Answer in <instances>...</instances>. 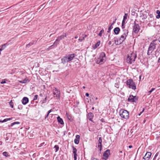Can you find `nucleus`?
<instances>
[{"label":"nucleus","instance_id":"obj_40","mask_svg":"<svg viewBox=\"0 0 160 160\" xmlns=\"http://www.w3.org/2000/svg\"><path fill=\"white\" fill-rule=\"evenodd\" d=\"M53 45H52L51 46H50L49 47H48V48L47 49V50L48 51V50L52 49V47H53Z\"/></svg>","mask_w":160,"mask_h":160},{"label":"nucleus","instance_id":"obj_23","mask_svg":"<svg viewBox=\"0 0 160 160\" xmlns=\"http://www.w3.org/2000/svg\"><path fill=\"white\" fill-rule=\"evenodd\" d=\"M67 36L66 33H64L63 35L59 37L58 38L60 39V40H62V39L64 38V37H66Z\"/></svg>","mask_w":160,"mask_h":160},{"label":"nucleus","instance_id":"obj_16","mask_svg":"<svg viewBox=\"0 0 160 160\" xmlns=\"http://www.w3.org/2000/svg\"><path fill=\"white\" fill-rule=\"evenodd\" d=\"M120 31V29L118 27L115 28L114 29V32L117 35L119 34Z\"/></svg>","mask_w":160,"mask_h":160},{"label":"nucleus","instance_id":"obj_43","mask_svg":"<svg viewBox=\"0 0 160 160\" xmlns=\"http://www.w3.org/2000/svg\"><path fill=\"white\" fill-rule=\"evenodd\" d=\"M72 148L73 149L72 151H73L74 152H77V150L75 148H74L73 146H72Z\"/></svg>","mask_w":160,"mask_h":160},{"label":"nucleus","instance_id":"obj_18","mask_svg":"<svg viewBox=\"0 0 160 160\" xmlns=\"http://www.w3.org/2000/svg\"><path fill=\"white\" fill-rule=\"evenodd\" d=\"M128 16V13H125L124 15L123 16V19L122 21L123 23H125V21L127 19V17Z\"/></svg>","mask_w":160,"mask_h":160},{"label":"nucleus","instance_id":"obj_14","mask_svg":"<svg viewBox=\"0 0 160 160\" xmlns=\"http://www.w3.org/2000/svg\"><path fill=\"white\" fill-rule=\"evenodd\" d=\"M29 100L28 98L26 97H24L22 99V103L24 105H25L28 102Z\"/></svg>","mask_w":160,"mask_h":160},{"label":"nucleus","instance_id":"obj_63","mask_svg":"<svg viewBox=\"0 0 160 160\" xmlns=\"http://www.w3.org/2000/svg\"><path fill=\"white\" fill-rule=\"evenodd\" d=\"M98 99V98L97 97H96V98H95L96 100H97Z\"/></svg>","mask_w":160,"mask_h":160},{"label":"nucleus","instance_id":"obj_2","mask_svg":"<svg viewBox=\"0 0 160 160\" xmlns=\"http://www.w3.org/2000/svg\"><path fill=\"white\" fill-rule=\"evenodd\" d=\"M75 56L74 53L68 54L61 59L62 62L65 64L72 60Z\"/></svg>","mask_w":160,"mask_h":160},{"label":"nucleus","instance_id":"obj_9","mask_svg":"<svg viewBox=\"0 0 160 160\" xmlns=\"http://www.w3.org/2000/svg\"><path fill=\"white\" fill-rule=\"evenodd\" d=\"M140 29L139 26L138 24L134 23L133 28V31L134 32L137 33L138 32Z\"/></svg>","mask_w":160,"mask_h":160},{"label":"nucleus","instance_id":"obj_27","mask_svg":"<svg viewBox=\"0 0 160 160\" xmlns=\"http://www.w3.org/2000/svg\"><path fill=\"white\" fill-rule=\"evenodd\" d=\"M2 154L3 156L6 157H8L9 156L8 153L7 152H3L2 153Z\"/></svg>","mask_w":160,"mask_h":160},{"label":"nucleus","instance_id":"obj_44","mask_svg":"<svg viewBox=\"0 0 160 160\" xmlns=\"http://www.w3.org/2000/svg\"><path fill=\"white\" fill-rule=\"evenodd\" d=\"M38 95H35V96H34V98L33 99V100H36V99H37V98H38Z\"/></svg>","mask_w":160,"mask_h":160},{"label":"nucleus","instance_id":"obj_60","mask_svg":"<svg viewBox=\"0 0 160 160\" xmlns=\"http://www.w3.org/2000/svg\"><path fill=\"white\" fill-rule=\"evenodd\" d=\"M78 38V36H75V38L76 39L77 38Z\"/></svg>","mask_w":160,"mask_h":160},{"label":"nucleus","instance_id":"obj_47","mask_svg":"<svg viewBox=\"0 0 160 160\" xmlns=\"http://www.w3.org/2000/svg\"><path fill=\"white\" fill-rule=\"evenodd\" d=\"M60 40V39L58 38L55 41L56 42H57L58 43Z\"/></svg>","mask_w":160,"mask_h":160},{"label":"nucleus","instance_id":"obj_20","mask_svg":"<svg viewBox=\"0 0 160 160\" xmlns=\"http://www.w3.org/2000/svg\"><path fill=\"white\" fill-rule=\"evenodd\" d=\"M8 45L7 43H6L0 46V47H1V48H0V52H1V51L4 50Z\"/></svg>","mask_w":160,"mask_h":160},{"label":"nucleus","instance_id":"obj_5","mask_svg":"<svg viewBox=\"0 0 160 160\" xmlns=\"http://www.w3.org/2000/svg\"><path fill=\"white\" fill-rule=\"evenodd\" d=\"M126 84L128 88L133 90L136 89V86L135 83L132 79H129L126 82Z\"/></svg>","mask_w":160,"mask_h":160},{"label":"nucleus","instance_id":"obj_61","mask_svg":"<svg viewBox=\"0 0 160 160\" xmlns=\"http://www.w3.org/2000/svg\"><path fill=\"white\" fill-rule=\"evenodd\" d=\"M141 76H139V79H141Z\"/></svg>","mask_w":160,"mask_h":160},{"label":"nucleus","instance_id":"obj_7","mask_svg":"<svg viewBox=\"0 0 160 160\" xmlns=\"http://www.w3.org/2000/svg\"><path fill=\"white\" fill-rule=\"evenodd\" d=\"M105 61V54L104 52H102L98 58L97 62L99 64H103Z\"/></svg>","mask_w":160,"mask_h":160},{"label":"nucleus","instance_id":"obj_49","mask_svg":"<svg viewBox=\"0 0 160 160\" xmlns=\"http://www.w3.org/2000/svg\"><path fill=\"white\" fill-rule=\"evenodd\" d=\"M100 121H101V122H105L104 121V119L103 118H102L101 120H100Z\"/></svg>","mask_w":160,"mask_h":160},{"label":"nucleus","instance_id":"obj_28","mask_svg":"<svg viewBox=\"0 0 160 160\" xmlns=\"http://www.w3.org/2000/svg\"><path fill=\"white\" fill-rule=\"evenodd\" d=\"M104 33V30L102 29L99 32L98 34V36L100 37H101L102 36V33Z\"/></svg>","mask_w":160,"mask_h":160},{"label":"nucleus","instance_id":"obj_13","mask_svg":"<svg viewBox=\"0 0 160 160\" xmlns=\"http://www.w3.org/2000/svg\"><path fill=\"white\" fill-rule=\"evenodd\" d=\"M102 139L101 137H99V139L98 140V147L99 148L100 151H101L102 150Z\"/></svg>","mask_w":160,"mask_h":160},{"label":"nucleus","instance_id":"obj_3","mask_svg":"<svg viewBox=\"0 0 160 160\" xmlns=\"http://www.w3.org/2000/svg\"><path fill=\"white\" fill-rule=\"evenodd\" d=\"M137 58L136 55L134 53L132 52L128 55L127 59V62L128 63L131 64L134 62Z\"/></svg>","mask_w":160,"mask_h":160},{"label":"nucleus","instance_id":"obj_19","mask_svg":"<svg viewBox=\"0 0 160 160\" xmlns=\"http://www.w3.org/2000/svg\"><path fill=\"white\" fill-rule=\"evenodd\" d=\"M57 119L58 122L61 124H64L63 122L62 119L59 116L57 117Z\"/></svg>","mask_w":160,"mask_h":160},{"label":"nucleus","instance_id":"obj_31","mask_svg":"<svg viewBox=\"0 0 160 160\" xmlns=\"http://www.w3.org/2000/svg\"><path fill=\"white\" fill-rule=\"evenodd\" d=\"M7 80L6 79H4L2 80V81L0 82L1 84H2L6 83V81H7Z\"/></svg>","mask_w":160,"mask_h":160},{"label":"nucleus","instance_id":"obj_25","mask_svg":"<svg viewBox=\"0 0 160 160\" xmlns=\"http://www.w3.org/2000/svg\"><path fill=\"white\" fill-rule=\"evenodd\" d=\"M12 120V118H11L5 119L2 121H0V122L2 123V122H6L8 120Z\"/></svg>","mask_w":160,"mask_h":160},{"label":"nucleus","instance_id":"obj_29","mask_svg":"<svg viewBox=\"0 0 160 160\" xmlns=\"http://www.w3.org/2000/svg\"><path fill=\"white\" fill-rule=\"evenodd\" d=\"M54 148L56 149L55 152H56L58 151L59 149V146L58 145H56L54 146Z\"/></svg>","mask_w":160,"mask_h":160},{"label":"nucleus","instance_id":"obj_48","mask_svg":"<svg viewBox=\"0 0 160 160\" xmlns=\"http://www.w3.org/2000/svg\"><path fill=\"white\" fill-rule=\"evenodd\" d=\"M84 38H83V39H80V38H79L78 40L80 41V42H81L82 41V40H84Z\"/></svg>","mask_w":160,"mask_h":160},{"label":"nucleus","instance_id":"obj_62","mask_svg":"<svg viewBox=\"0 0 160 160\" xmlns=\"http://www.w3.org/2000/svg\"><path fill=\"white\" fill-rule=\"evenodd\" d=\"M84 89L85 88V86H83L82 87Z\"/></svg>","mask_w":160,"mask_h":160},{"label":"nucleus","instance_id":"obj_12","mask_svg":"<svg viewBox=\"0 0 160 160\" xmlns=\"http://www.w3.org/2000/svg\"><path fill=\"white\" fill-rule=\"evenodd\" d=\"M152 153L151 152H148L146 153L143 158L145 160H148L150 158Z\"/></svg>","mask_w":160,"mask_h":160},{"label":"nucleus","instance_id":"obj_37","mask_svg":"<svg viewBox=\"0 0 160 160\" xmlns=\"http://www.w3.org/2000/svg\"><path fill=\"white\" fill-rule=\"evenodd\" d=\"M77 154L76 153L73 154V157L74 158V160H77Z\"/></svg>","mask_w":160,"mask_h":160},{"label":"nucleus","instance_id":"obj_41","mask_svg":"<svg viewBox=\"0 0 160 160\" xmlns=\"http://www.w3.org/2000/svg\"><path fill=\"white\" fill-rule=\"evenodd\" d=\"M155 89V88H152L151 90L148 92V93H149V94H150Z\"/></svg>","mask_w":160,"mask_h":160},{"label":"nucleus","instance_id":"obj_6","mask_svg":"<svg viewBox=\"0 0 160 160\" xmlns=\"http://www.w3.org/2000/svg\"><path fill=\"white\" fill-rule=\"evenodd\" d=\"M128 33V30L127 29H124L122 30V34L119 38V42L122 43V42L126 38Z\"/></svg>","mask_w":160,"mask_h":160},{"label":"nucleus","instance_id":"obj_10","mask_svg":"<svg viewBox=\"0 0 160 160\" xmlns=\"http://www.w3.org/2000/svg\"><path fill=\"white\" fill-rule=\"evenodd\" d=\"M110 155V151L108 149L103 154V157L102 158L106 159Z\"/></svg>","mask_w":160,"mask_h":160},{"label":"nucleus","instance_id":"obj_17","mask_svg":"<svg viewBox=\"0 0 160 160\" xmlns=\"http://www.w3.org/2000/svg\"><path fill=\"white\" fill-rule=\"evenodd\" d=\"M29 81L28 79L27 78H25L24 80L21 81H19L18 82L22 83H25Z\"/></svg>","mask_w":160,"mask_h":160},{"label":"nucleus","instance_id":"obj_42","mask_svg":"<svg viewBox=\"0 0 160 160\" xmlns=\"http://www.w3.org/2000/svg\"><path fill=\"white\" fill-rule=\"evenodd\" d=\"M58 44V43L57 42H56V41H55V42H54L53 45V46H57Z\"/></svg>","mask_w":160,"mask_h":160},{"label":"nucleus","instance_id":"obj_39","mask_svg":"<svg viewBox=\"0 0 160 160\" xmlns=\"http://www.w3.org/2000/svg\"><path fill=\"white\" fill-rule=\"evenodd\" d=\"M125 24V23H123V22H122V28L123 29V30H124V29H124V28H125V27H124V24Z\"/></svg>","mask_w":160,"mask_h":160},{"label":"nucleus","instance_id":"obj_57","mask_svg":"<svg viewBox=\"0 0 160 160\" xmlns=\"http://www.w3.org/2000/svg\"><path fill=\"white\" fill-rule=\"evenodd\" d=\"M92 160H99L98 159H97L96 158H94Z\"/></svg>","mask_w":160,"mask_h":160},{"label":"nucleus","instance_id":"obj_30","mask_svg":"<svg viewBox=\"0 0 160 160\" xmlns=\"http://www.w3.org/2000/svg\"><path fill=\"white\" fill-rule=\"evenodd\" d=\"M9 104L10 105L11 107V108H13V103L12 102V100H11L10 101V102H9Z\"/></svg>","mask_w":160,"mask_h":160},{"label":"nucleus","instance_id":"obj_38","mask_svg":"<svg viewBox=\"0 0 160 160\" xmlns=\"http://www.w3.org/2000/svg\"><path fill=\"white\" fill-rule=\"evenodd\" d=\"M33 43L32 42H30L26 45V47H29V46H32V45H33Z\"/></svg>","mask_w":160,"mask_h":160},{"label":"nucleus","instance_id":"obj_11","mask_svg":"<svg viewBox=\"0 0 160 160\" xmlns=\"http://www.w3.org/2000/svg\"><path fill=\"white\" fill-rule=\"evenodd\" d=\"M137 97L136 96L134 97L132 95H130L128 98V101L129 102H135L137 100Z\"/></svg>","mask_w":160,"mask_h":160},{"label":"nucleus","instance_id":"obj_56","mask_svg":"<svg viewBox=\"0 0 160 160\" xmlns=\"http://www.w3.org/2000/svg\"><path fill=\"white\" fill-rule=\"evenodd\" d=\"M158 62H160V58H159V59H158Z\"/></svg>","mask_w":160,"mask_h":160},{"label":"nucleus","instance_id":"obj_33","mask_svg":"<svg viewBox=\"0 0 160 160\" xmlns=\"http://www.w3.org/2000/svg\"><path fill=\"white\" fill-rule=\"evenodd\" d=\"M115 43L116 44V45H119L121 43H120L119 42V40H115Z\"/></svg>","mask_w":160,"mask_h":160},{"label":"nucleus","instance_id":"obj_22","mask_svg":"<svg viewBox=\"0 0 160 160\" xmlns=\"http://www.w3.org/2000/svg\"><path fill=\"white\" fill-rule=\"evenodd\" d=\"M100 41H98L95 45L93 46V48L95 49L96 48H97L98 46H99L100 45Z\"/></svg>","mask_w":160,"mask_h":160},{"label":"nucleus","instance_id":"obj_50","mask_svg":"<svg viewBox=\"0 0 160 160\" xmlns=\"http://www.w3.org/2000/svg\"><path fill=\"white\" fill-rule=\"evenodd\" d=\"M144 111V109H143V110H142V111L141 112V113H140V114H139V116H140V115L141 114V113H142V112Z\"/></svg>","mask_w":160,"mask_h":160},{"label":"nucleus","instance_id":"obj_59","mask_svg":"<svg viewBox=\"0 0 160 160\" xmlns=\"http://www.w3.org/2000/svg\"><path fill=\"white\" fill-rule=\"evenodd\" d=\"M115 22H113L112 23V24H111V26H112V25L114 24V23Z\"/></svg>","mask_w":160,"mask_h":160},{"label":"nucleus","instance_id":"obj_32","mask_svg":"<svg viewBox=\"0 0 160 160\" xmlns=\"http://www.w3.org/2000/svg\"><path fill=\"white\" fill-rule=\"evenodd\" d=\"M93 117V115L92 113H89L88 114V118H91Z\"/></svg>","mask_w":160,"mask_h":160},{"label":"nucleus","instance_id":"obj_1","mask_svg":"<svg viewBox=\"0 0 160 160\" xmlns=\"http://www.w3.org/2000/svg\"><path fill=\"white\" fill-rule=\"evenodd\" d=\"M158 44V41L157 40H155L152 41L149 47L148 51L147 54L150 55L155 49L156 46Z\"/></svg>","mask_w":160,"mask_h":160},{"label":"nucleus","instance_id":"obj_34","mask_svg":"<svg viewBox=\"0 0 160 160\" xmlns=\"http://www.w3.org/2000/svg\"><path fill=\"white\" fill-rule=\"evenodd\" d=\"M115 86L117 88H119V82H116L115 83Z\"/></svg>","mask_w":160,"mask_h":160},{"label":"nucleus","instance_id":"obj_21","mask_svg":"<svg viewBox=\"0 0 160 160\" xmlns=\"http://www.w3.org/2000/svg\"><path fill=\"white\" fill-rule=\"evenodd\" d=\"M149 22H152L154 20V16L152 14L149 15Z\"/></svg>","mask_w":160,"mask_h":160},{"label":"nucleus","instance_id":"obj_55","mask_svg":"<svg viewBox=\"0 0 160 160\" xmlns=\"http://www.w3.org/2000/svg\"><path fill=\"white\" fill-rule=\"evenodd\" d=\"M128 147L129 148H132V145H130Z\"/></svg>","mask_w":160,"mask_h":160},{"label":"nucleus","instance_id":"obj_46","mask_svg":"<svg viewBox=\"0 0 160 160\" xmlns=\"http://www.w3.org/2000/svg\"><path fill=\"white\" fill-rule=\"evenodd\" d=\"M14 124H19L20 123V122H14Z\"/></svg>","mask_w":160,"mask_h":160},{"label":"nucleus","instance_id":"obj_26","mask_svg":"<svg viewBox=\"0 0 160 160\" xmlns=\"http://www.w3.org/2000/svg\"><path fill=\"white\" fill-rule=\"evenodd\" d=\"M140 17L142 19H145L147 17L146 15L143 14V13H142V14L141 15Z\"/></svg>","mask_w":160,"mask_h":160},{"label":"nucleus","instance_id":"obj_52","mask_svg":"<svg viewBox=\"0 0 160 160\" xmlns=\"http://www.w3.org/2000/svg\"><path fill=\"white\" fill-rule=\"evenodd\" d=\"M89 95V94L88 93H86V96L88 97Z\"/></svg>","mask_w":160,"mask_h":160},{"label":"nucleus","instance_id":"obj_53","mask_svg":"<svg viewBox=\"0 0 160 160\" xmlns=\"http://www.w3.org/2000/svg\"><path fill=\"white\" fill-rule=\"evenodd\" d=\"M112 42L111 41H110L108 42V44L110 45L111 44Z\"/></svg>","mask_w":160,"mask_h":160},{"label":"nucleus","instance_id":"obj_24","mask_svg":"<svg viewBox=\"0 0 160 160\" xmlns=\"http://www.w3.org/2000/svg\"><path fill=\"white\" fill-rule=\"evenodd\" d=\"M156 13L158 14V15L156 16V18L157 19H159L160 18V11L159 10H157L156 12Z\"/></svg>","mask_w":160,"mask_h":160},{"label":"nucleus","instance_id":"obj_51","mask_svg":"<svg viewBox=\"0 0 160 160\" xmlns=\"http://www.w3.org/2000/svg\"><path fill=\"white\" fill-rule=\"evenodd\" d=\"M88 119H89V120L90 121H92V118H89V117H88Z\"/></svg>","mask_w":160,"mask_h":160},{"label":"nucleus","instance_id":"obj_35","mask_svg":"<svg viewBox=\"0 0 160 160\" xmlns=\"http://www.w3.org/2000/svg\"><path fill=\"white\" fill-rule=\"evenodd\" d=\"M112 26H110L108 28V31L107 32H110L111 29L112 28Z\"/></svg>","mask_w":160,"mask_h":160},{"label":"nucleus","instance_id":"obj_54","mask_svg":"<svg viewBox=\"0 0 160 160\" xmlns=\"http://www.w3.org/2000/svg\"><path fill=\"white\" fill-rule=\"evenodd\" d=\"M14 122L13 123H12L11 124V127H12L14 125Z\"/></svg>","mask_w":160,"mask_h":160},{"label":"nucleus","instance_id":"obj_58","mask_svg":"<svg viewBox=\"0 0 160 160\" xmlns=\"http://www.w3.org/2000/svg\"><path fill=\"white\" fill-rule=\"evenodd\" d=\"M72 152L73 153V154H76V152H74L73 151H72Z\"/></svg>","mask_w":160,"mask_h":160},{"label":"nucleus","instance_id":"obj_45","mask_svg":"<svg viewBox=\"0 0 160 160\" xmlns=\"http://www.w3.org/2000/svg\"><path fill=\"white\" fill-rule=\"evenodd\" d=\"M66 114L67 115V118H68V119L69 120H70V119H71V118L70 116L69 115H68L67 113Z\"/></svg>","mask_w":160,"mask_h":160},{"label":"nucleus","instance_id":"obj_4","mask_svg":"<svg viewBox=\"0 0 160 160\" xmlns=\"http://www.w3.org/2000/svg\"><path fill=\"white\" fill-rule=\"evenodd\" d=\"M120 115L121 117L125 119H128L129 117V113L126 110H122L120 112Z\"/></svg>","mask_w":160,"mask_h":160},{"label":"nucleus","instance_id":"obj_64","mask_svg":"<svg viewBox=\"0 0 160 160\" xmlns=\"http://www.w3.org/2000/svg\"><path fill=\"white\" fill-rule=\"evenodd\" d=\"M109 39H110V36H109Z\"/></svg>","mask_w":160,"mask_h":160},{"label":"nucleus","instance_id":"obj_15","mask_svg":"<svg viewBox=\"0 0 160 160\" xmlns=\"http://www.w3.org/2000/svg\"><path fill=\"white\" fill-rule=\"evenodd\" d=\"M80 138V136L79 135H77L76 136V139L74 140V143L75 144H78L79 143Z\"/></svg>","mask_w":160,"mask_h":160},{"label":"nucleus","instance_id":"obj_8","mask_svg":"<svg viewBox=\"0 0 160 160\" xmlns=\"http://www.w3.org/2000/svg\"><path fill=\"white\" fill-rule=\"evenodd\" d=\"M53 93L54 97H56L58 99L60 96V92L57 88H54L53 90Z\"/></svg>","mask_w":160,"mask_h":160},{"label":"nucleus","instance_id":"obj_36","mask_svg":"<svg viewBox=\"0 0 160 160\" xmlns=\"http://www.w3.org/2000/svg\"><path fill=\"white\" fill-rule=\"evenodd\" d=\"M51 111H52V110L51 109L48 111V113L47 115L45 117V119H46L48 117L49 114L51 112Z\"/></svg>","mask_w":160,"mask_h":160}]
</instances>
